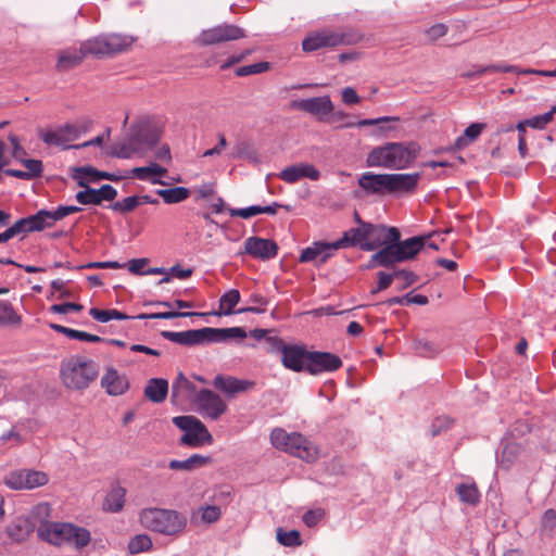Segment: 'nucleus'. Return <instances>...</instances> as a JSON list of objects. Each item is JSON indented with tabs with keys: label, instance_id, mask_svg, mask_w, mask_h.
Instances as JSON below:
<instances>
[{
	"label": "nucleus",
	"instance_id": "obj_1",
	"mask_svg": "<svg viewBox=\"0 0 556 556\" xmlns=\"http://www.w3.org/2000/svg\"><path fill=\"white\" fill-rule=\"evenodd\" d=\"M419 154L416 142H388L375 147L366 157L368 167H382L392 170L408 168Z\"/></svg>",
	"mask_w": 556,
	"mask_h": 556
},
{
	"label": "nucleus",
	"instance_id": "obj_2",
	"mask_svg": "<svg viewBox=\"0 0 556 556\" xmlns=\"http://www.w3.org/2000/svg\"><path fill=\"white\" fill-rule=\"evenodd\" d=\"M99 376V365L83 355H74L61 362L60 380L63 387L71 391H84Z\"/></svg>",
	"mask_w": 556,
	"mask_h": 556
},
{
	"label": "nucleus",
	"instance_id": "obj_3",
	"mask_svg": "<svg viewBox=\"0 0 556 556\" xmlns=\"http://www.w3.org/2000/svg\"><path fill=\"white\" fill-rule=\"evenodd\" d=\"M161 336L174 343L192 346L204 342H220L230 338L244 339L247 337V332L241 327L224 329L206 327L180 332L165 330L161 332Z\"/></svg>",
	"mask_w": 556,
	"mask_h": 556
},
{
	"label": "nucleus",
	"instance_id": "obj_4",
	"mask_svg": "<svg viewBox=\"0 0 556 556\" xmlns=\"http://www.w3.org/2000/svg\"><path fill=\"white\" fill-rule=\"evenodd\" d=\"M141 525L154 532L176 535L187 526V517L173 509L146 508L140 513Z\"/></svg>",
	"mask_w": 556,
	"mask_h": 556
},
{
	"label": "nucleus",
	"instance_id": "obj_5",
	"mask_svg": "<svg viewBox=\"0 0 556 556\" xmlns=\"http://www.w3.org/2000/svg\"><path fill=\"white\" fill-rule=\"evenodd\" d=\"M270 443L274 447L306 462L317 458V447L302 433H288L282 428H275L270 432Z\"/></svg>",
	"mask_w": 556,
	"mask_h": 556
},
{
	"label": "nucleus",
	"instance_id": "obj_6",
	"mask_svg": "<svg viewBox=\"0 0 556 556\" xmlns=\"http://www.w3.org/2000/svg\"><path fill=\"white\" fill-rule=\"evenodd\" d=\"M135 39L121 34H106L92 37L80 42L81 49L87 56L103 58L127 51Z\"/></svg>",
	"mask_w": 556,
	"mask_h": 556
},
{
	"label": "nucleus",
	"instance_id": "obj_7",
	"mask_svg": "<svg viewBox=\"0 0 556 556\" xmlns=\"http://www.w3.org/2000/svg\"><path fill=\"white\" fill-rule=\"evenodd\" d=\"M173 424L185 433L179 440L180 445L199 447L203 444H211L213 437L206 427L194 416H177Z\"/></svg>",
	"mask_w": 556,
	"mask_h": 556
},
{
	"label": "nucleus",
	"instance_id": "obj_8",
	"mask_svg": "<svg viewBox=\"0 0 556 556\" xmlns=\"http://www.w3.org/2000/svg\"><path fill=\"white\" fill-rule=\"evenodd\" d=\"M161 132L154 125L141 122L130 128L129 136L125 139L129 150H134V156H141L160 140Z\"/></svg>",
	"mask_w": 556,
	"mask_h": 556
},
{
	"label": "nucleus",
	"instance_id": "obj_9",
	"mask_svg": "<svg viewBox=\"0 0 556 556\" xmlns=\"http://www.w3.org/2000/svg\"><path fill=\"white\" fill-rule=\"evenodd\" d=\"M245 30L233 24H220L214 27L203 29L194 42L200 47L220 45L228 41L245 38Z\"/></svg>",
	"mask_w": 556,
	"mask_h": 556
},
{
	"label": "nucleus",
	"instance_id": "obj_10",
	"mask_svg": "<svg viewBox=\"0 0 556 556\" xmlns=\"http://www.w3.org/2000/svg\"><path fill=\"white\" fill-rule=\"evenodd\" d=\"M388 237L384 241V247L371 255L367 267L374 268L376 266L391 267L396 263H402L403 257L397 247V241L401 238L400 230L396 227L387 229Z\"/></svg>",
	"mask_w": 556,
	"mask_h": 556
},
{
	"label": "nucleus",
	"instance_id": "obj_11",
	"mask_svg": "<svg viewBox=\"0 0 556 556\" xmlns=\"http://www.w3.org/2000/svg\"><path fill=\"white\" fill-rule=\"evenodd\" d=\"M355 41L350 35L323 29L308 34L302 41V48L305 52H313L321 48H333L340 45H351Z\"/></svg>",
	"mask_w": 556,
	"mask_h": 556
},
{
	"label": "nucleus",
	"instance_id": "obj_12",
	"mask_svg": "<svg viewBox=\"0 0 556 556\" xmlns=\"http://www.w3.org/2000/svg\"><path fill=\"white\" fill-rule=\"evenodd\" d=\"M49 482L46 472L34 469H20L8 473L4 483L12 490H33Z\"/></svg>",
	"mask_w": 556,
	"mask_h": 556
},
{
	"label": "nucleus",
	"instance_id": "obj_13",
	"mask_svg": "<svg viewBox=\"0 0 556 556\" xmlns=\"http://www.w3.org/2000/svg\"><path fill=\"white\" fill-rule=\"evenodd\" d=\"M277 350L281 354L282 365L292 371H307L309 351L302 345L285 344L281 340H277Z\"/></svg>",
	"mask_w": 556,
	"mask_h": 556
},
{
	"label": "nucleus",
	"instance_id": "obj_14",
	"mask_svg": "<svg viewBox=\"0 0 556 556\" xmlns=\"http://www.w3.org/2000/svg\"><path fill=\"white\" fill-rule=\"evenodd\" d=\"M195 404L199 409L213 420L218 419L227 410V404L215 392L202 389L195 394Z\"/></svg>",
	"mask_w": 556,
	"mask_h": 556
},
{
	"label": "nucleus",
	"instance_id": "obj_15",
	"mask_svg": "<svg viewBox=\"0 0 556 556\" xmlns=\"http://www.w3.org/2000/svg\"><path fill=\"white\" fill-rule=\"evenodd\" d=\"M290 106L293 110L317 116L319 121H324L326 115L333 112V103L328 96L293 100Z\"/></svg>",
	"mask_w": 556,
	"mask_h": 556
},
{
	"label": "nucleus",
	"instance_id": "obj_16",
	"mask_svg": "<svg viewBox=\"0 0 556 556\" xmlns=\"http://www.w3.org/2000/svg\"><path fill=\"white\" fill-rule=\"evenodd\" d=\"M80 187L86 190L76 193L75 199L81 205H100L103 201H113L117 195V190L111 185H103L99 189L87 187L84 180H79Z\"/></svg>",
	"mask_w": 556,
	"mask_h": 556
},
{
	"label": "nucleus",
	"instance_id": "obj_17",
	"mask_svg": "<svg viewBox=\"0 0 556 556\" xmlns=\"http://www.w3.org/2000/svg\"><path fill=\"white\" fill-rule=\"evenodd\" d=\"M342 366L341 358L329 352H311L307 372L316 376L321 372L336 371Z\"/></svg>",
	"mask_w": 556,
	"mask_h": 556
},
{
	"label": "nucleus",
	"instance_id": "obj_18",
	"mask_svg": "<svg viewBox=\"0 0 556 556\" xmlns=\"http://www.w3.org/2000/svg\"><path fill=\"white\" fill-rule=\"evenodd\" d=\"M71 522H42L37 534L42 540L55 546H64L67 540Z\"/></svg>",
	"mask_w": 556,
	"mask_h": 556
},
{
	"label": "nucleus",
	"instance_id": "obj_19",
	"mask_svg": "<svg viewBox=\"0 0 556 556\" xmlns=\"http://www.w3.org/2000/svg\"><path fill=\"white\" fill-rule=\"evenodd\" d=\"M213 387L224 393L226 396L231 397L236 394L252 390L255 386L254 381L239 379L233 376L217 375L213 382Z\"/></svg>",
	"mask_w": 556,
	"mask_h": 556
},
{
	"label": "nucleus",
	"instance_id": "obj_20",
	"mask_svg": "<svg viewBox=\"0 0 556 556\" xmlns=\"http://www.w3.org/2000/svg\"><path fill=\"white\" fill-rule=\"evenodd\" d=\"M244 253L258 260L274 258L278 253V245L274 240L261 237H249L244 241Z\"/></svg>",
	"mask_w": 556,
	"mask_h": 556
},
{
	"label": "nucleus",
	"instance_id": "obj_21",
	"mask_svg": "<svg viewBox=\"0 0 556 556\" xmlns=\"http://www.w3.org/2000/svg\"><path fill=\"white\" fill-rule=\"evenodd\" d=\"M357 184L366 195L389 194L388 174L366 172L358 177Z\"/></svg>",
	"mask_w": 556,
	"mask_h": 556
},
{
	"label": "nucleus",
	"instance_id": "obj_22",
	"mask_svg": "<svg viewBox=\"0 0 556 556\" xmlns=\"http://www.w3.org/2000/svg\"><path fill=\"white\" fill-rule=\"evenodd\" d=\"M420 179V173L388 174L389 194L414 193Z\"/></svg>",
	"mask_w": 556,
	"mask_h": 556
},
{
	"label": "nucleus",
	"instance_id": "obj_23",
	"mask_svg": "<svg viewBox=\"0 0 556 556\" xmlns=\"http://www.w3.org/2000/svg\"><path fill=\"white\" fill-rule=\"evenodd\" d=\"M279 178L287 184H295L301 178H308L316 181L320 178V172L313 164L299 163L281 170Z\"/></svg>",
	"mask_w": 556,
	"mask_h": 556
},
{
	"label": "nucleus",
	"instance_id": "obj_24",
	"mask_svg": "<svg viewBox=\"0 0 556 556\" xmlns=\"http://www.w3.org/2000/svg\"><path fill=\"white\" fill-rule=\"evenodd\" d=\"M101 387L109 395H122L129 389L127 377L119 374L115 368L110 367L101 378Z\"/></svg>",
	"mask_w": 556,
	"mask_h": 556
},
{
	"label": "nucleus",
	"instance_id": "obj_25",
	"mask_svg": "<svg viewBox=\"0 0 556 556\" xmlns=\"http://www.w3.org/2000/svg\"><path fill=\"white\" fill-rule=\"evenodd\" d=\"M383 231V228H375V225L370 223H362L358 228H351L343 232L340 240H344L343 248L358 245L362 249V244L368 241L375 231Z\"/></svg>",
	"mask_w": 556,
	"mask_h": 556
},
{
	"label": "nucleus",
	"instance_id": "obj_26",
	"mask_svg": "<svg viewBox=\"0 0 556 556\" xmlns=\"http://www.w3.org/2000/svg\"><path fill=\"white\" fill-rule=\"evenodd\" d=\"M85 59L81 46L66 48L59 52L55 67L59 72H67L80 65Z\"/></svg>",
	"mask_w": 556,
	"mask_h": 556
},
{
	"label": "nucleus",
	"instance_id": "obj_27",
	"mask_svg": "<svg viewBox=\"0 0 556 556\" xmlns=\"http://www.w3.org/2000/svg\"><path fill=\"white\" fill-rule=\"evenodd\" d=\"M34 529L35 523L29 517H17L7 527V533L13 541L23 542Z\"/></svg>",
	"mask_w": 556,
	"mask_h": 556
},
{
	"label": "nucleus",
	"instance_id": "obj_28",
	"mask_svg": "<svg viewBox=\"0 0 556 556\" xmlns=\"http://www.w3.org/2000/svg\"><path fill=\"white\" fill-rule=\"evenodd\" d=\"M37 134L38 137L48 146L59 147L63 150L79 149L78 144H67L61 126L55 129L39 128Z\"/></svg>",
	"mask_w": 556,
	"mask_h": 556
},
{
	"label": "nucleus",
	"instance_id": "obj_29",
	"mask_svg": "<svg viewBox=\"0 0 556 556\" xmlns=\"http://www.w3.org/2000/svg\"><path fill=\"white\" fill-rule=\"evenodd\" d=\"M197 391L195 386L182 374L179 372L172 384V397L177 399H190L195 401Z\"/></svg>",
	"mask_w": 556,
	"mask_h": 556
},
{
	"label": "nucleus",
	"instance_id": "obj_30",
	"mask_svg": "<svg viewBox=\"0 0 556 556\" xmlns=\"http://www.w3.org/2000/svg\"><path fill=\"white\" fill-rule=\"evenodd\" d=\"M390 122H400V117L399 116H382V117H378V118H366V119H362L357 123H345L343 125V127L378 126V128L376 130H374L372 135L380 136V135H386L389 131L394 129V127H392V126L384 125Z\"/></svg>",
	"mask_w": 556,
	"mask_h": 556
},
{
	"label": "nucleus",
	"instance_id": "obj_31",
	"mask_svg": "<svg viewBox=\"0 0 556 556\" xmlns=\"http://www.w3.org/2000/svg\"><path fill=\"white\" fill-rule=\"evenodd\" d=\"M168 393V382L163 378H152L144 388V396L153 403H162Z\"/></svg>",
	"mask_w": 556,
	"mask_h": 556
},
{
	"label": "nucleus",
	"instance_id": "obj_32",
	"mask_svg": "<svg viewBox=\"0 0 556 556\" xmlns=\"http://www.w3.org/2000/svg\"><path fill=\"white\" fill-rule=\"evenodd\" d=\"M211 462V456L193 454L185 460H170L168 463V468L172 470L192 471L208 465Z\"/></svg>",
	"mask_w": 556,
	"mask_h": 556
},
{
	"label": "nucleus",
	"instance_id": "obj_33",
	"mask_svg": "<svg viewBox=\"0 0 556 556\" xmlns=\"http://www.w3.org/2000/svg\"><path fill=\"white\" fill-rule=\"evenodd\" d=\"M167 173V169L156 163H151L148 166L135 167L131 169L134 177L140 180H151L152 184L164 185L160 178Z\"/></svg>",
	"mask_w": 556,
	"mask_h": 556
},
{
	"label": "nucleus",
	"instance_id": "obj_34",
	"mask_svg": "<svg viewBox=\"0 0 556 556\" xmlns=\"http://www.w3.org/2000/svg\"><path fill=\"white\" fill-rule=\"evenodd\" d=\"M91 541V535L89 530L86 528L76 526L71 523L67 540L64 546L74 547L77 551L86 547Z\"/></svg>",
	"mask_w": 556,
	"mask_h": 556
},
{
	"label": "nucleus",
	"instance_id": "obj_35",
	"mask_svg": "<svg viewBox=\"0 0 556 556\" xmlns=\"http://www.w3.org/2000/svg\"><path fill=\"white\" fill-rule=\"evenodd\" d=\"M126 489L121 485L113 486L103 501V509L111 513H118L125 504Z\"/></svg>",
	"mask_w": 556,
	"mask_h": 556
},
{
	"label": "nucleus",
	"instance_id": "obj_36",
	"mask_svg": "<svg viewBox=\"0 0 556 556\" xmlns=\"http://www.w3.org/2000/svg\"><path fill=\"white\" fill-rule=\"evenodd\" d=\"M425 239L421 237H413L404 241H397L403 262L413 260L424 248Z\"/></svg>",
	"mask_w": 556,
	"mask_h": 556
},
{
	"label": "nucleus",
	"instance_id": "obj_37",
	"mask_svg": "<svg viewBox=\"0 0 556 556\" xmlns=\"http://www.w3.org/2000/svg\"><path fill=\"white\" fill-rule=\"evenodd\" d=\"M484 123H472L464 130V134L455 140V147L457 149H464L475 142L482 131L485 129Z\"/></svg>",
	"mask_w": 556,
	"mask_h": 556
},
{
	"label": "nucleus",
	"instance_id": "obj_38",
	"mask_svg": "<svg viewBox=\"0 0 556 556\" xmlns=\"http://www.w3.org/2000/svg\"><path fill=\"white\" fill-rule=\"evenodd\" d=\"M92 122L90 119H80L73 124H65L61 126L67 144L77 140L83 134H86L91 128Z\"/></svg>",
	"mask_w": 556,
	"mask_h": 556
},
{
	"label": "nucleus",
	"instance_id": "obj_39",
	"mask_svg": "<svg viewBox=\"0 0 556 556\" xmlns=\"http://www.w3.org/2000/svg\"><path fill=\"white\" fill-rule=\"evenodd\" d=\"M444 346L442 343L426 340L416 339L414 341V350L417 355L421 357L432 358L443 351Z\"/></svg>",
	"mask_w": 556,
	"mask_h": 556
},
{
	"label": "nucleus",
	"instance_id": "obj_40",
	"mask_svg": "<svg viewBox=\"0 0 556 556\" xmlns=\"http://www.w3.org/2000/svg\"><path fill=\"white\" fill-rule=\"evenodd\" d=\"M240 301V292L237 289H231L219 299V309L214 313V315H231L237 313L235 311V306Z\"/></svg>",
	"mask_w": 556,
	"mask_h": 556
},
{
	"label": "nucleus",
	"instance_id": "obj_41",
	"mask_svg": "<svg viewBox=\"0 0 556 556\" xmlns=\"http://www.w3.org/2000/svg\"><path fill=\"white\" fill-rule=\"evenodd\" d=\"M156 194L163 199L166 204H176L187 200L190 190L185 187H174L169 189H159Z\"/></svg>",
	"mask_w": 556,
	"mask_h": 556
},
{
	"label": "nucleus",
	"instance_id": "obj_42",
	"mask_svg": "<svg viewBox=\"0 0 556 556\" xmlns=\"http://www.w3.org/2000/svg\"><path fill=\"white\" fill-rule=\"evenodd\" d=\"M456 493L463 503L476 506L480 502V492L475 483H460L456 488Z\"/></svg>",
	"mask_w": 556,
	"mask_h": 556
},
{
	"label": "nucleus",
	"instance_id": "obj_43",
	"mask_svg": "<svg viewBox=\"0 0 556 556\" xmlns=\"http://www.w3.org/2000/svg\"><path fill=\"white\" fill-rule=\"evenodd\" d=\"M89 315L100 321V323H108L112 319H117V320H126V319H129L131 318L130 316L126 315L125 313L123 312H119L115 308H110V309H100V308H97V307H91L89 309Z\"/></svg>",
	"mask_w": 556,
	"mask_h": 556
},
{
	"label": "nucleus",
	"instance_id": "obj_44",
	"mask_svg": "<svg viewBox=\"0 0 556 556\" xmlns=\"http://www.w3.org/2000/svg\"><path fill=\"white\" fill-rule=\"evenodd\" d=\"M21 316L14 311L9 301H0V325H20Z\"/></svg>",
	"mask_w": 556,
	"mask_h": 556
},
{
	"label": "nucleus",
	"instance_id": "obj_45",
	"mask_svg": "<svg viewBox=\"0 0 556 556\" xmlns=\"http://www.w3.org/2000/svg\"><path fill=\"white\" fill-rule=\"evenodd\" d=\"M205 313H197V312H160V313H142L137 315L135 318L137 319H173L177 317H189V316H204Z\"/></svg>",
	"mask_w": 556,
	"mask_h": 556
},
{
	"label": "nucleus",
	"instance_id": "obj_46",
	"mask_svg": "<svg viewBox=\"0 0 556 556\" xmlns=\"http://www.w3.org/2000/svg\"><path fill=\"white\" fill-rule=\"evenodd\" d=\"M375 228H383V229H391V227L384 226V225H375ZM387 230L381 231H375L371 236V238L366 241L364 244H362L363 251H374L380 247H384V241L388 237Z\"/></svg>",
	"mask_w": 556,
	"mask_h": 556
},
{
	"label": "nucleus",
	"instance_id": "obj_47",
	"mask_svg": "<svg viewBox=\"0 0 556 556\" xmlns=\"http://www.w3.org/2000/svg\"><path fill=\"white\" fill-rule=\"evenodd\" d=\"M31 219H35V230L41 231L45 228H50L59 219H54V211L40 210L36 214L30 215Z\"/></svg>",
	"mask_w": 556,
	"mask_h": 556
},
{
	"label": "nucleus",
	"instance_id": "obj_48",
	"mask_svg": "<svg viewBox=\"0 0 556 556\" xmlns=\"http://www.w3.org/2000/svg\"><path fill=\"white\" fill-rule=\"evenodd\" d=\"M152 546L151 538L147 534H138L128 543L130 554H139L148 552Z\"/></svg>",
	"mask_w": 556,
	"mask_h": 556
},
{
	"label": "nucleus",
	"instance_id": "obj_49",
	"mask_svg": "<svg viewBox=\"0 0 556 556\" xmlns=\"http://www.w3.org/2000/svg\"><path fill=\"white\" fill-rule=\"evenodd\" d=\"M521 446L515 442H508L505 444L501 454V464L503 467L508 469L514 463L516 457L520 454Z\"/></svg>",
	"mask_w": 556,
	"mask_h": 556
},
{
	"label": "nucleus",
	"instance_id": "obj_50",
	"mask_svg": "<svg viewBox=\"0 0 556 556\" xmlns=\"http://www.w3.org/2000/svg\"><path fill=\"white\" fill-rule=\"evenodd\" d=\"M138 206H140L139 195H131L114 202L110 207L115 212L126 214L132 212Z\"/></svg>",
	"mask_w": 556,
	"mask_h": 556
},
{
	"label": "nucleus",
	"instance_id": "obj_51",
	"mask_svg": "<svg viewBox=\"0 0 556 556\" xmlns=\"http://www.w3.org/2000/svg\"><path fill=\"white\" fill-rule=\"evenodd\" d=\"M197 514L200 515V518L204 523L208 525L218 521L222 517L220 508L215 505L201 506Z\"/></svg>",
	"mask_w": 556,
	"mask_h": 556
},
{
	"label": "nucleus",
	"instance_id": "obj_52",
	"mask_svg": "<svg viewBox=\"0 0 556 556\" xmlns=\"http://www.w3.org/2000/svg\"><path fill=\"white\" fill-rule=\"evenodd\" d=\"M344 240H337L334 242L320 241V254L318 257V265L325 264L339 249L343 248Z\"/></svg>",
	"mask_w": 556,
	"mask_h": 556
},
{
	"label": "nucleus",
	"instance_id": "obj_53",
	"mask_svg": "<svg viewBox=\"0 0 556 556\" xmlns=\"http://www.w3.org/2000/svg\"><path fill=\"white\" fill-rule=\"evenodd\" d=\"M277 540L285 546H298L301 545V535L296 530L283 531L282 529L277 530Z\"/></svg>",
	"mask_w": 556,
	"mask_h": 556
},
{
	"label": "nucleus",
	"instance_id": "obj_54",
	"mask_svg": "<svg viewBox=\"0 0 556 556\" xmlns=\"http://www.w3.org/2000/svg\"><path fill=\"white\" fill-rule=\"evenodd\" d=\"M35 222H36L35 219H31V216H27V217L20 218L18 220H16L12 226H10V228L12 229L14 237H16L18 235H25L28 232L36 231L35 230V227H36Z\"/></svg>",
	"mask_w": 556,
	"mask_h": 556
},
{
	"label": "nucleus",
	"instance_id": "obj_55",
	"mask_svg": "<svg viewBox=\"0 0 556 556\" xmlns=\"http://www.w3.org/2000/svg\"><path fill=\"white\" fill-rule=\"evenodd\" d=\"M269 68H270V64L268 62H258L255 64L238 67L236 70V75L238 77H244V76H249V75L261 74V73L267 72Z\"/></svg>",
	"mask_w": 556,
	"mask_h": 556
},
{
	"label": "nucleus",
	"instance_id": "obj_56",
	"mask_svg": "<svg viewBox=\"0 0 556 556\" xmlns=\"http://www.w3.org/2000/svg\"><path fill=\"white\" fill-rule=\"evenodd\" d=\"M249 301L254 304L255 306H250V307H244V308H240L238 309V313H254V314H261V313H264L265 309L263 308V306H266L267 305V299L265 296H263L262 294L260 293H253L251 294Z\"/></svg>",
	"mask_w": 556,
	"mask_h": 556
},
{
	"label": "nucleus",
	"instance_id": "obj_57",
	"mask_svg": "<svg viewBox=\"0 0 556 556\" xmlns=\"http://www.w3.org/2000/svg\"><path fill=\"white\" fill-rule=\"evenodd\" d=\"M555 112L556 106H554L549 112L526 119V123L531 128L543 129L552 122Z\"/></svg>",
	"mask_w": 556,
	"mask_h": 556
},
{
	"label": "nucleus",
	"instance_id": "obj_58",
	"mask_svg": "<svg viewBox=\"0 0 556 556\" xmlns=\"http://www.w3.org/2000/svg\"><path fill=\"white\" fill-rule=\"evenodd\" d=\"M320 241L314 242L312 245L305 248L299 257L301 263L316 262L318 264V257L320 254Z\"/></svg>",
	"mask_w": 556,
	"mask_h": 556
},
{
	"label": "nucleus",
	"instance_id": "obj_59",
	"mask_svg": "<svg viewBox=\"0 0 556 556\" xmlns=\"http://www.w3.org/2000/svg\"><path fill=\"white\" fill-rule=\"evenodd\" d=\"M556 529V510L546 509L541 519V531L544 533L552 532Z\"/></svg>",
	"mask_w": 556,
	"mask_h": 556
},
{
	"label": "nucleus",
	"instance_id": "obj_60",
	"mask_svg": "<svg viewBox=\"0 0 556 556\" xmlns=\"http://www.w3.org/2000/svg\"><path fill=\"white\" fill-rule=\"evenodd\" d=\"M50 328L59 333L66 336L70 339L79 340V341H85L86 333H87L85 331L75 330V329L67 328L65 326H61L58 324H50Z\"/></svg>",
	"mask_w": 556,
	"mask_h": 556
},
{
	"label": "nucleus",
	"instance_id": "obj_61",
	"mask_svg": "<svg viewBox=\"0 0 556 556\" xmlns=\"http://www.w3.org/2000/svg\"><path fill=\"white\" fill-rule=\"evenodd\" d=\"M110 154L119 159L134 157V150H129L125 140L115 142L111 146Z\"/></svg>",
	"mask_w": 556,
	"mask_h": 556
},
{
	"label": "nucleus",
	"instance_id": "obj_62",
	"mask_svg": "<svg viewBox=\"0 0 556 556\" xmlns=\"http://www.w3.org/2000/svg\"><path fill=\"white\" fill-rule=\"evenodd\" d=\"M22 164L27 169V174L29 175V179L39 177L42 174L43 165L39 160L26 159L22 160Z\"/></svg>",
	"mask_w": 556,
	"mask_h": 556
},
{
	"label": "nucleus",
	"instance_id": "obj_63",
	"mask_svg": "<svg viewBox=\"0 0 556 556\" xmlns=\"http://www.w3.org/2000/svg\"><path fill=\"white\" fill-rule=\"evenodd\" d=\"M12 146V156L22 163V160H26V150L22 147L18 137L14 134H10L8 137Z\"/></svg>",
	"mask_w": 556,
	"mask_h": 556
},
{
	"label": "nucleus",
	"instance_id": "obj_64",
	"mask_svg": "<svg viewBox=\"0 0 556 556\" xmlns=\"http://www.w3.org/2000/svg\"><path fill=\"white\" fill-rule=\"evenodd\" d=\"M447 26L443 23H438V24H434L432 25L431 27H429L427 30H426V35L428 37V39L431 41V42H434L437 41L438 39L442 38L443 36L446 35L447 33Z\"/></svg>",
	"mask_w": 556,
	"mask_h": 556
}]
</instances>
